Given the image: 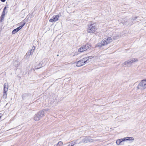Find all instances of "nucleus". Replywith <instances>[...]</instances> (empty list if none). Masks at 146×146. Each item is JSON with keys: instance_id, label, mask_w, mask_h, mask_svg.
<instances>
[{"instance_id": "f257e3e1", "label": "nucleus", "mask_w": 146, "mask_h": 146, "mask_svg": "<svg viewBox=\"0 0 146 146\" xmlns=\"http://www.w3.org/2000/svg\"><path fill=\"white\" fill-rule=\"evenodd\" d=\"M97 29L96 24L94 23L88 25L87 31L89 33H93L96 31Z\"/></svg>"}, {"instance_id": "f03ea898", "label": "nucleus", "mask_w": 146, "mask_h": 146, "mask_svg": "<svg viewBox=\"0 0 146 146\" xmlns=\"http://www.w3.org/2000/svg\"><path fill=\"white\" fill-rule=\"evenodd\" d=\"M48 110V109H45L42 111L38 112L35 115L34 117V120L36 121L39 120L44 116V111H47Z\"/></svg>"}, {"instance_id": "7ed1b4c3", "label": "nucleus", "mask_w": 146, "mask_h": 146, "mask_svg": "<svg viewBox=\"0 0 146 146\" xmlns=\"http://www.w3.org/2000/svg\"><path fill=\"white\" fill-rule=\"evenodd\" d=\"M137 89L143 90L146 88V80H142L137 86Z\"/></svg>"}, {"instance_id": "20e7f679", "label": "nucleus", "mask_w": 146, "mask_h": 146, "mask_svg": "<svg viewBox=\"0 0 146 146\" xmlns=\"http://www.w3.org/2000/svg\"><path fill=\"white\" fill-rule=\"evenodd\" d=\"M61 16V15L59 14L54 15L50 19L49 21L52 23L55 22L58 20L59 18Z\"/></svg>"}, {"instance_id": "39448f33", "label": "nucleus", "mask_w": 146, "mask_h": 146, "mask_svg": "<svg viewBox=\"0 0 146 146\" xmlns=\"http://www.w3.org/2000/svg\"><path fill=\"white\" fill-rule=\"evenodd\" d=\"M93 141V140L90 137H86L83 139L82 141V143H87L88 142H92Z\"/></svg>"}, {"instance_id": "423d86ee", "label": "nucleus", "mask_w": 146, "mask_h": 146, "mask_svg": "<svg viewBox=\"0 0 146 146\" xmlns=\"http://www.w3.org/2000/svg\"><path fill=\"white\" fill-rule=\"evenodd\" d=\"M92 57V56H90L88 57H85L83 59H82L83 61H84V62L85 64L89 62L90 61V59H91Z\"/></svg>"}, {"instance_id": "0eeeda50", "label": "nucleus", "mask_w": 146, "mask_h": 146, "mask_svg": "<svg viewBox=\"0 0 146 146\" xmlns=\"http://www.w3.org/2000/svg\"><path fill=\"white\" fill-rule=\"evenodd\" d=\"M85 64L84 61L81 59L77 62L76 63V66H77L80 67Z\"/></svg>"}, {"instance_id": "6e6552de", "label": "nucleus", "mask_w": 146, "mask_h": 146, "mask_svg": "<svg viewBox=\"0 0 146 146\" xmlns=\"http://www.w3.org/2000/svg\"><path fill=\"white\" fill-rule=\"evenodd\" d=\"M6 8V7H5L3 9V11L1 17V20H0L1 22H2L4 20V18L5 17V10Z\"/></svg>"}, {"instance_id": "1a4fd4ad", "label": "nucleus", "mask_w": 146, "mask_h": 146, "mask_svg": "<svg viewBox=\"0 0 146 146\" xmlns=\"http://www.w3.org/2000/svg\"><path fill=\"white\" fill-rule=\"evenodd\" d=\"M8 85L7 83H5L4 85L3 93H6L8 90Z\"/></svg>"}, {"instance_id": "9d476101", "label": "nucleus", "mask_w": 146, "mask_h": 146, "mask_svg": "<svg viewBox=\"0 0 146 146\" xmlns=\"http://www.w3.org/2000/svg\"><path fill=\"white\" fill-rule=\"evenodd\" d=\"M131 64L129 60L125 62L123 64V66H125L129 67L131 66Z\"/></svg>"}, {"instance_id": "9b49d317", "label": "nucleus", "mask_w": 146, "mask_h": 146, "mask_svg": "<svg viewBox=\"0 0 146 146\" xmlns=\"http://www.w3.org/2000/svg\"><path fill=\"white\" fill-rule=\"evenodd\" d=\"M21 29V28L19 27H17V28L14 29L12 32V34H14L18 32Z\"/></svg>"}, {"instance_id": "f8f14e48", "label": "nucleus", "mask_w": 146, "mask_h": 146, "mask_svg": "<svg viewBox=\"0 0 146 146\" xmlns=\"http://www.w3.org/2000/svg\"><path fill=\"white\" fill-rule=\"evenodd\" d=\"M83 46L86 50L90 48L91 46V45L89 44H86L85 45H84Z\"/></svg>"}, {"instance_id": "ddd939ff", "label": "nucleus", "mask_w": 146, "mask_h": 146, "mask_svg": "<svg viewBox=\"0 0 146 146\" xmlns=\"http://www.w3.org/2000/svg\"><path fill=\"white\" fill-rule=\"evenodd\" d=\"M105 39L108 44L110 43L112 40V39L111 37H108L107 38H105Z\"/></svg>"}, {"instance_id": "4468645a", "label": "nucleus", "mask_w": 146, "mask_h": 146, "mask_svg": "<svg viewBox=\"0 0 146 146\" xmlns=\"http://www.w3.org/2000/svg\"><path fill=\"white\" fill-rule=\"evenodd\" d=\"M86 50L84 48V46H81L80 48L78 50V51L80 52H82L84 51H85Z\"/></svg>"}, {"instance_id": "2eb2a0df", "label": "nucleus", "mask_w": 146, "mask_h": 146, "mask_svg": "<svg viewBox=\"0 0 146 146\" xmlns=\"http://www.w3.org/2000/svg\"><path fill=\"white\" fill-rule=\"evenodd\" d=\"M131 64L134 63L135 62H137L138 59L137 58H134L129 60Z\"/></svg>"}, {"instance_id": "dca6fc26", "label": "nucleus", "mask_w": 146, "mask_h": 146, "mask_svg": "<svg viewBox=\"0 0 146 146\" xmlns=\"http://www.w3.org/2000/svg\"><path fill=\"white\" fill-rule=\"evenodd\" d=\"M13 65L15 67H17L19 64V62L18 60H15L13 63Z\"/></svg>"}, {"instance_id": "f3484780", "label": "nucleus", "mask_w": 146, "mask_h": 146, "mask_svg": "<svg viewBox=\"0 0 146 146\" xmlns=\"http://www.w3.org/2000/svg\"><path fill=\"white\" fill-rule=\"evenodd\" d=\"M108 44L105 39L103 40L101 42V45L102 46H104Z\"/></svg>"}, {"instance_id": "a211bd4d", "label": "nucleus", "mask_w": 146, "mask_h": 146, "mask_svg": "<svg viewBox=\"0 0 146 146\" xmlns=\"http://www.w3.org/2000/svg\"><path fill=\"white\" fill-rule=\"evenodd\" d=\"M76 141H73L70 142L68 146H73L76 144Z\"/></svg>"}, {"instance_id": "6ab92c4d", "label": "nucleus", "mask_w": 146, "mask_h": 146, "mask_svg": "<svg viewBox=\"0 0 146 146\" xmlns=\"http://www.w3.org/2000/svg\"><path fill=\"white\" fill-rule=\"evenodd\" d=\"M122 141H123V140L122 139H118L116 141V143L117 145H119L120 143Z\"/></svg>"}, {"instance_id": "aec40b11", "label": "nucleus", "mask_w": 146, "mask_h": 146, "mask_svg": "<svg viewBox=\"0 0 146 146\" xmlns=\"http://www.w3.org/2000/svg\"><path fill=\"white\" fill-rule=\"evenodd\" d=\"M42 65V64L40 63L38 65V67H35V69L36 70L40 68L41 67Z\"/></svg>"}, {"instance_id": "412c9836", "label": "nucleus", "mask_w": 146, "mask_h": 146, "mask_svg": "<svg viewBox=\"0 0 146 146\" xmlns=\"http://www.w3.org/2000/svg\"><path fill=\"white\" fill-rule=\"evenodd\" d=\"M63 144V143L62 142L60 141H59L58 143H57L56 146H60Z\"/></svg>"}, {"instance_id": "4be33fe9", "label": "nucleus", "mask_w": 146, "mask_h": 146, "mask_svg": "<svg viewBox=\"0 0 146 146\" xmlns=\"http://www.w3.org/2000/svg\"><path fill=\"white\" fill-rule=\"evenodd\" d=\"M130 139V138H129V137H125L123 138L122 139L123 140V141H124L126 140H129Z\"/></svg>"}, {"instance_id": "5701e85b", "label": "nucleus", "mask_w": 146, "mask_h": 146, "mask_svg": "<svg viewBox=\"0 0 146 146\" xmlns=\"http://www.w3.org/2000/svg\"><path fill=\"white\" fill-rule=\"evenodd\" d=\"M21 23H23V24L21 26L19 27L21 28V29L23 27V26L25 25V22L24 21L22 22Z\"/></svg>"}, {"instance_id": "b1692460", "label": "nucleus", "mask_w": 146, "mask_h": 146, "mask_svg": "<svg viewBox=\"0 0 146 146\" xmlns=\"http://www.w3.org/2000/svg\"><path fill=\"white\" fill-rule=\"evenodd\" d=\"M7 93H4V94L3 96V97L5 99H6L7 98Z\"/></svg>"}, {"instance_id": "393cba45", "label": "nucleus", "mask_w": 146, "mask_h": 146, "mask_svg": "<svg viewBox=\"0 0 146 146\" xmlns=\"http://www.w3.org/2000/svg\"><path fill=\"white\" fill-rule=\"evenodd\" d=\"M30 55H31V54L30 52H28L27 53L26 56H29Z\"/></svg>"}, {"instance_id": "a878e982", "label": "nucleus", "mask_w": 146, "mask_h": 146, "mask_svg": "<svg viewBox=\"0 0 146 146\" xmlns=\"http://www.w3.org/2000/svg\"><path fill=\"white\" fill-rule=\"evenodd\" d=\"M130 139L129 140L131 141H133L134 140V139L133 137H129Z\"/></svg>"}, {"instance_id": "bb28decb", "label": "nucleus", "mask_w": 146, "mask_h": 146, "mask_svg": "<svg viewBox=\"0 0 146 146\" xmlns=\"http://www.w3.org/2000/svg\"><path fill=\"white\" fill-rule=\"evenodd\" d=\"M34 51V50H32L31 49V50L30 51V53L31 54V55L32 54H33V52Z\"/></svg>"}, {"instance_id": "cd10ccee", "label": "nucleus", "mask_w": 146, "mask_h": 146, "mask_svg": "<svg viewBox=\"0 0 146 146\" xmlns=\"http://www.w3.org/2000/svg\"><path fill=\"white\" fill-rule=\"evenodd\" d=\"M35 46H33L32 47V50L34 51V50H35Z\"/></svg>"}, {"instance_id": "c85d7f7f", "label": "nucleus", "mask_w": 146, "mask_h": 146, "mask_svg": "<svg viewBox=\"0 0 146 146\" xmlns=\"http://www.w3.org/2000/svg\"><path fill=\"white\" fill-rule=\"evenodd\" d=\"M137 18V17H134V18L133 19H132V20H135ZM131 20H132V19H131Z\"/></svg>"}, {"instance_id": "c756f323", "label": "nucleus", "mask_w": 146, "mask_h": 146, "mask_svg": "<svg viewBox=\"0 0 146 146\" xmlns=\"http://www.w3.org/2000/svg\"><path fill=\"white\" fill-rule=\"evenodd\" d=\"M1 1H2L3 2H4L6 0H1Z\"/></svg>"}, {"instance_id": "7c9ffc66", "label": "nucleus", "mask_w": 146, "mask_h": 146, "mask_svg": "<svg viewBox=\"0 0 146 146\" xmlns=\"http://www.w3.org/2000/svg\"><path fill=\"white\" fill-rule=\"evenodd\" d=\"M123 23V22H121L120 23Z\"/></svg>"}, {"instance_id": "2f4dec72", "label": "nucleus", "mask_w": 146, "mask_h": 146, "mask_svg": "<svg viewBox=\"0 0 146 146\" xmlns=\"http://www.w3.org/2000/svg\"><path fill=\"white\" fill-rule=\"evenodd\" d=\"M114 39H116V38H114Z\"/></svg>"}, {"instance_id": "473e14b6", "label": "nucleus", "mask_w": 146, "mask_h": 146, "mask_svg": "<svg viewBox=\"0 0 146 146\" xmlns=\"http://www.w3.org/2000/svg\"><path fill=\"white\" fill-rule=\"evenodd\" d=\"M57 56H58V55H57Z\"/></svg>"}, {"instance_id": "72a5a7b5", "label": "nucleus", "mask_w": 146, "mask_h": 146, "mask_svg": "<svg viewBox=\"0 0 146 146\" xmlns=\"http://www.w3.org/2000/svg\"><path fill=\"white\" fill-rule=\"evenodd\" d=\"M81 143V142H79V143Z\"/></svg>"}]
</instances>
